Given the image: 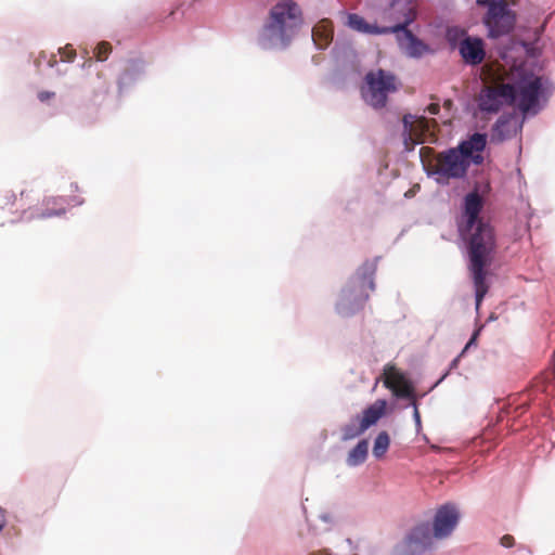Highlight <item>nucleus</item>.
Here are the masks:
<instances>
[{"label":"nucleus","mask_w":555,"mask_h":555,"mask_svg":"<svg viewBox=\"0 0 555 555\" xmlns=\"http://www.w3.org/2000/svg\"><path fill=\"white\" fill-rule=\"evenodd\" d=\"M486 145L487 134L476 132L456 147L437 154L431 147H422L421 155H433L427 163L428 172L437 176L439 182H449L452 179H463L472 163L481 165Z\"/></svg>","instance_id":"nucleus-1"},{"label":"nucleus","mask_w":555,"mask_h":555,"mask_svg":"<svg viewBox=\"0 0 555 555\" xmlns=\"http://www.w3.org/2000/svg\"><path fill=\"white\" fill-rule=\"evenodd\" d=\"M466 230L469 232L467 269L475 288L476 310H479L490 287L487 276L496 254V236L493 227L483 220H480L473 229Z\"/></svg>","instance_id":"nucleus-2"},{"label":"nucleus","mask_w":555,"mask_h":555,"mask_svg":"<svg viewBox=\"0 0 555 555\" xmlns=\"http://www.w3.org/2000/svg\"><path fill=\"white\" fill-rule=\"evenodd\" d=\"M304 23L302 11L294 0H280L269 11L260 41L264 48H286Z\"/></svg>","instance_id":"nucleus-3"},{"label":"nucleus","mask_w":555,"mask_h":555,"mask_svg":"<svg viewBox=\"0 0 555 555\" xmlns=\"http://www.w3.org/2000/svg\"><path fill=\"white\" fill-rule=\"evenodd\" d=\"M508 85L513 88V103L524 114H537L540 100L547 98V88L540 76L534 75L525 66H515L508 74Z\"/></svg>","instance_id":"nucleus-4"},{"label":"nucleus","mask_w":555,"mask_h":555,"mask_svg":"<svg viewBox=\"0 0 555 555\" xmlns=\"http://www.w3.org/2000/svg\"><path fill=\"white\" fill-rule=\"evenodd\" d=\"M390 8L393 10L396 18L401 20L400 23L392 27H378L369 24L362 16L354 13L348 15L347 24L357 31L379 35L399 33L400 29L409 26L416 18V0H391Z\"/></svg>","instance_id":"nucleus-5"},{"label":"nucleus","mask_w":555,"mask_h":555,"mask_svg":"<svg viewBox=\"0 0 555 555\" xmlns=\"http://www.w3.org/2000/svg\"><path fill=\"white\" fill-rule=\"evenodd\" d=\"M398 90L397 78L384 69L369 72L361 88L363 100L372 107L378 109L386 106L388 95Z\"/></svg>","instance_id":"nucleus-6"},{"label":"nucleus","mask_w":555,"mask_h":555,"mask_svg":"<svg viewBox=\"0 0 555 555\" xmlns=\"http://www.w3.org/2000/svg\"><path fill=\"white\" fill-rule=\"evenodd\" d=\"M485 24L488 27L489 36L492 38L508 34L513 29L515 14L508 8L506 0H492L485 16Z\"/></svg>","instance_id":"nucleus-7"},{"label":"nucleus","mask_w":555,"mask_h":555,"mask_svg":"<svg viewBox=\"0 0 555 555\" xmlns=\"http://www.w3.org/2000/svg\"><path fill=\"white\" fill-rule=\"evenodd\" d=\"M434 532L428 522L415 526L397 545L395 555H422L434 544Z\"/></svg>","instance_id":"nucleus-8"},{"label":"nucleus","mask_w":555,"mask_h":555,"mask_svg":"<svg viewBox=\"0 0 555 555\" xmlns=\"http://www.w3.org/2000/svg\"><path fill=\"white\" fill-rule=\"evenodd\" d=\"M411 115L403 117V126L408 137L404 139V143L409 150L413 149L415 144H421L426 141L435 142L436 135L433 131V127L437 126L435 119H427L420 117L416 120H412Z\"/></svg>","instance_id":"nucleus-9"},{"label":"nucleus","mask_w":555,"mask_h":555,"mask_svg":"<svg viewBox=\"0 0 555 555\" xmlns=\"http://www.w3.org/2000/svg\"><path fill=\"white\" fill-rule=\"evenodd\" d=\"M513 99L511 85L498 83L481 91L478 105L482 112L498 113L503 104H512Z\"/></svg>","instance_id":"nucleus-10"},{"label":"nucleus","mask_w":555,"mask_h":555,"mask_svg":"<svg viewBox=\"0 0 555 555\" xmlns=\"http://www.w3.org/2000/svg\"><path fill=\"white\" fill-rule=\"evenodd\" d=\"M384 385L398 398L413 399L414 387L412 383L395 365L384 367Z\"/></svg>","instance_id":"nucleus-11"},{"label":"nucleus","mask_w":555,"mask_h":555,"mask_svg":"<svg viewBox=\"0 0 555 555\" xmlns=\"http://www.w3.org/2000/svg\"><path fill=\"white\" fill-rule=\"evenodd\" d=\"M459 522V512L450 504L441 506L434 519L431 530L436 539H443L451 534Z\"/></svg>","instance_id":"nucleus-12"},{"label":"nucleus","mask_w":555,"mask_h":555,"mask_svg":"<svg viewBox=\"0 0 555 555\" xmlns=\"http://www.w3.org/2000/svg\"><path fill=\"white\" fill-rule=\"evenodd\" d=\"M482 207L483 199L477 190H474L464 197L463 216L465 218V229H473L482 220L479 217Z\"/></svg>","instance_id":"nucleus-13"},{"label":"nucleus","mask_w":555,"mask_h":555,"mask_svg":"<svg viewBox=\"0 0 555 555\" xmlns=\"http://www.w3.org/2000/svg\"><path fill=\"white\" fill-rule=\"evenodd\" d=\"M459 50L467 64L478 65L485 60L486 52L480 38L466 37L461 41Z\"/></svg>","instance_id":"nucleus-14"},{"label":"nucleus","mask_w":555,"mask_h":555,"mask_svg":"<svg viewBox=\"0 0 555 555\" xmlns=\"http://www.w3.org/2000/svg\"><path fill=\"white\" fill-rule=\"evenodd\" d=\"M518 125L517 118L514 115L501 116L492 128V139L502 142L517 134Z\"/></svg>","instance_id":"nucleus-15"},{"label":"nucleus","mask_w":555,"mask_h":555,"mask_svg":"<svg viewBox=\"0 0 555 555\" xmlns=\"http://www.w3.org/2000/svg\"><path fill=\"white\" fill-rule=\"evenodd\" d=\"M399 31L403 33V37L399 38L400 47L409 56L418 57L428 50V47L417 39L412 31L408 29V26H404V28Z\"/></svg>","instance_id":"nucleus-16"},{"label":"nucleus","mask_w":555,"mask_h":555,"mask_svg":"<svg viewBox=\"0 0 555 555\" xmlns=\"http://www.w3.org/2000/svg\"><path fill=\"white\" fill-rule=\"evenodd\" d=\"M386 408V400L379 399L376 400L367 409H365L363 411L362 416H360L362 429H369L371 426L375 425L378 422V420L385 414Z\"/></svg>","instance_id":"nucleus-17"},{"label":"nucleus","mask_w":555,"mask_h":555,"mask_svg":"<svg viewBox=\"0 0 555 555\" xmlns=\"http://www.w3.org/2000/svg\"><path fill=\"white\" fill-rule=\"evenodd\" d=\"M312 39L319 49H325L333 39V27L331 21H320L312 28Z\"/></svg>","instance_id":"nucleus-18"},{"label":"nucleus","mask_w":555,"mask_h":555,"mask_svg":"<svg viewBox=\"0 0 555 555\" xmlns=\"http://www.w3.org/2000/svg\"><path fill=\"white\" fill-rule=\"evenodd\" d=\"M369 443L366 440H361L357 446L350 450L347 456V464L349 466H358L365 462L367 457Z\"/></svg>","instance_id":"nucleus-19"},{"label":"nucleus","mask_w":555,"mask_h":555,"mask_svg":"<svg viewBox=\"0 0 555 555\" xmlns=\"http://www.w3.org/2000/svg\"><path fill=\"white\" fill-rule=\"evenodd\" d=\"M365 430L366 429H362V423L360 422V416L358 415L343 427V439L351 440L362 435Z\"/></svg>","instance_id":"nucleus-20"},{"label":"nucleus","mask_w":555,"mask_h":555,"mask_svg":"<svg viewBox=\"0 0 555 555\" xmlns=\"http://www.w3.org/2000/svg\"><path fill=\"white\" fill-rule=\"evenodd\" d=\"M390 444V438L387 431H380L377 437L375 438L374 446H373V455L376 459H382Z\"/></svg>","instance_id":"nucleus-21"},{"label":"nucleus","mask_w":555,"mask_h":555,"mask_svg":"<svg viewBox=\"0 0 555 555\" xmlns=\"http://www.w3.org/2000/svg\"><path fill=\"white\" fill-rule=\"evenodd\" d=\"M50 205H56V198H48L46 201V206H47V209L43 210L42 212L38 214L36 216V218H40V219H44V218H52V217H60V216H63L65 214V208L64 207H60V208H56V209H50L49 206Z\"/></svg>","instance_id":"nucleus-22"},{"label":"nucleus","mask_w":555,"mask_h":555,"mask_svg":"<svg viewBox=\"0 0 555 555\" xmlns=\"http://www.w3.org/2000/svg\"><path fill=\"white\" fill-rule=\"evenodd\" d=\"M362 269H363V274L361 276V283L363 285L367 284L369 288L371 291H374L375 284H374V281H373V274L375 272V269L372 266H369V264H364Z\"/></svg>","instance_id":"nucleus-23"},{"label":"nucleus","mask_w":555,"mask_h":555,"mask_svg":"<svg viewBox=\"0 0 555 555\" xmlns=\"http://www.w3.org/2000/svg\"><path fill=\"white\" fill-rule=\"evenodd\" d=\"M112 51V46L107 41L100 42L95 48V57L98 61H105Z\"/></svg>","instance_id":"nucleus-24"},{"label":"nucleus","mask_w":555,"mask_h":555,"mask_svg":"<svg viewBox=\"0 0 555 555\" xmlns=\"http://www.w3.org/2000/svg\"><path fill=\"white\" fill-rule=\"evenodd\" d=\"M62 61L72 62L76 56V51L67 44L66 47L60 49Z\"/></svg>","instance_id":"nucleus-25"},{"label":"nucleus","mask_w":555,"mask_h":555,"mask_svg":"<svg viewBox=\"0 0 555 555\" xmlns=\"http://www.w3.org/2000/svg\"><path fill=\"white\" fill-rule=\"evenodd\" d=\"M500 543L504 547H512L515 544V539L511 534H505L501 538Z\"/></svg>","instance_id":"nucleus-26"},{"label":"nucleus","mask_w":555,"mask_h":555,"mask_svg":"<svg viewBox=\"0 0 555 555\" xmlns=\"http://www.w3.org/2000/svg\"><path fill=\"white\" fill-rule=\"evenodd\" d=\"M54 96H55V93L51 92V91H40L38 93V99L41 102H47L48 100L53 99Z\"/></svg>","instance_id":"nucleus-27"},{"label":"nucleus","mask_w":555,"mask_h":555,"mask_svg":"<svg viewBox=\"0 0 555 555\" xmlns=\"http://www.w3.org/2000/svg\"><path fill=\"white\" fill-rule=\"evenodd\" d=\"M426 111L431 115H437L440 112V105L438 103H431L427 106Z\"/></svg>","instance_id":"nucleus-28"},{"label":"nucleus","mask_w":555,"mask_h":555,"mask_svg":"<svg viewBox=\"0 0 555 555\" xmlns=\"http://www.w3.org/2000/svg\"><path fill=\"white\" fill-rule=\"evenodd\" d=\"M412 401V404L414 406V418L416 421L417 424L421 423V416H420V412H418V409H417V405H416V400H415V397L413 399H410Z\"/></svg>","instance_id":"nucleus-29"},{"label":"nucleus","mask_w":555,"mask_h":555,"mask_svg":"<svg viewBox=\"0 0 555 555\" xmlns=\"http://www.w3.org/2000/svg\"><path fill=\"white\" fill-rule=\"evenodd\" d=\"M7 519H5V511L0 507V531L3 530L5 527Z\"/></svg>","instance_id":"nucleus-30"},{"label":"nucleus","mask_w":555,"mask_h":555,"mask_svg":"<svg viewBox=\"0 0 555 555\" xmlns=\"http://www.w3.org/2000/svg\"><path fill=\"white\" fill-rule=\"evenodd\" d=\"M477 335H478V332L474 333V335L472 336V338L469 339V341L466 344L465 348L463 349L462 354L475 343Z\"/></svg>","instance_id":"nucleus-31"},{"label":"nucleus","mask_w":555,"mask_h":555,"mask_svg":"<svg viewBox=\"0 0 555 555\" xmlns=\"http://www.w3.org/2000/svg\"><path fill=\"white\" fill-rule=\"evenodd\" d=\"M476 2L478 5H481V7L488 5L490 8V3L492 2V0H477Z\"/></svg>","instance_id":"nucleus-32"},{"label":"nucleus","mask_w":555,"mask_h":555,"mask_svg":"<svg viewBox=\"0 0 555 555\" xmlns=\"http://www.w3.org/2000/svg\"><path fill=\"white\" fill-rule=\"evenodd\" d=\"M310 555H331V554L326 550H322V551L311 553Z\"/></svg>","instance_id":"nucleus-33"},{"label":"nucleus","mask_w":555,"mask_h":555,"mask_svg":"<svg viewBox=\"0 0 555 555\" xmlns=\"http://www.w3.org/2000/svg\"><path fill=\"white\" fill-rule=\"evenodd\" d=\"M457 361H459V358L454 359L452 364L456 365Z\"/></svg>","instance_id":"nucleus-34"},{"label":"nucleus","mask_w":555,"mask_h":555,"mask_svg":"<svg viewBox=\"0 0 555 555\" xmlns=\"http://www.w3.org/2000/svg\"><path fill=\"white\" fill-rule=\"evenodd\" d=\"M444 104H446V106H450L451 105V101L449 100Z\"/></svg>","instance_id":"nucleus-35"},{"label":"nucleus","mask_w":555,"mask_h":555,"mask_svg":"<svg viewBox=\"0 0 555 555\" xmlns=\"http://www.w3.org/2000/svg\"><path fill=\"white\" fill-rule=\"evenodd\" d=\"M390 1H391V0H388V3H389V4H390Z\"/></svg>","instance_id":"nucleus-36"}]
</instances>
